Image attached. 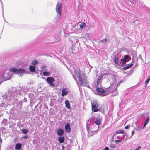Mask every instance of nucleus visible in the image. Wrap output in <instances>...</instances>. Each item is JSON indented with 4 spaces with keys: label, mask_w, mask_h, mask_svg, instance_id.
Listing matches in <instances>:
<instances>
[{
    "label": "nucleus",
    "mask_w": 150,
    "mask_h": 150,
    "mask_svg": "<svg viewBox=\"0 0 150 150\" xmlns=\"http://www.w3.org/2000/svg\"><path fill=\"white\" fill-rule=\"evenodd\" d=\"M8 99H6V100H3V101L7 105H14V107L17 109L20 108L22 106V101L21 100L20 101H18V98L16 96H14L13 98L11 97Z\"/></svg>",
    "instance_id": "f257e3e1"
},
{
    "label": "nucleus",
    "mask_w": 150,
    "mask_h": 150,
    "mask_svg": "<svg viewBox=\"0 0 150 150\" xmlns=\"http://www.w3.org/2000/svg\"><path fill=\"white\" fill-rule=\"evenodd\" d=\"M22 91V90L21 88L18 89H16L14 91H10L8 92L5 93L2 96L3 100H6V99L9 98H11V97L13 98V97H14V96H16L18 97L17 96L18 95H21Z\"/></svg>",
    "instance_id": "f03ea898"
},
{
    "label": "nucleus",
    "mask_w": 150,
    "mask_h": 150,
    "mask_svg": "<svg viewBox=\"0 0 150 150\" xmlns=\"http://www.w3.org/2000/svg\"><path fill=\"white\" fill-rule=\"evenodd\" d=\"M91 104L92 106V110L93 112H96L98 111H100L101 112H104V110L101 108L98 107V103L96 101L93 100V101H91Z\"/></svg>",
    "instance_id": "7ed1b4c3"
},
{
    "label": "nucleus",
    "mask_w": 150,
    "mask_h": 150,
    "mask_svg": "<svg viewBox=\"0 0 150 150\" xmlns=\"http://www.w3.org/2000/svg\"><path fill=\"white\" fill-rule=\"evenodd\" d=\"M9 70L13 73L19 74L20 76H22L23 73L26 72V71L25 69L21 68L17 69L16 67H12L9 69Z\"/></svg>",
    "instance_id": "20e7f679"
},
{
    "label": "nucleus",
    "mask_w": 150,
    "mask_h": 150,
    "mask_svg": "<svg viewBox=\"0 0 150 150\" xmlns=\"http://www.w3.org/2000/svg\"><path fill=\"white\" fill-rule=\"evenodd\" d=\"M62 8V4L59 2H57L56 6V11L57 13L59 15V18L60 17V15L61 14Z\"/></svg>",
    "instance_id": "39448f33"
},
{
    "label": "nucleus",
    "mask_w": 150,
    "mask_h": 150,
    "mask_svg": "<svg viewBox=\"0 0 150 150\" xmlns=\"http://www.w3.org/2000/svg\"><path fill=\"white\" fill-rule=\"evenodd\" d=\"M46 81L48 84L52 87H54L55 86L53 83L55 81L54 79L52 77H48L46 79Z\"/></svg>",
    "instance_id": "423d86ee"
},
{
    "label": "nucleus",
    "mask_w": 150,
    "mask_h": 150,
    "mask_svg": "<svg viewBox=\"0 0 150 150\" xmlns=\"http://www.w3.org/2000/svg\"><path fill=\"white\" fill-rule=\"evenodd\" d=\"M89 121V120L88 121L87 123L86 124V128L88 132V134H90V136H92L95 134L96 133L97 130H93V131H90V130L89 127L88 126V122Z\"/></svg>",
    "instance_id": "0eeeda50"
},
{
    "label": "nucleus",
    "mask_w": 150,
    "mask_h": 150,
    "mask_svg": "<svg viewBox=\"0 0 150 150\" xmlns=\"http://www.w3.org/2000/svg\"><path fill=\"white\" fill-rule=\"evenodd\" d=\"M123 82V81L122 80H121L119 81L118 83H117V87L116 88H115V89H113L112 90H109L111 88H112V86L113 87V85H112V86H109V87L107 88V91L109 93H111L112 92H113L114 90H116L117 89V87L121 83H122Z\"/></svg>",
    "instance_id": "6e6552de"
},
{
    "label": "nucleus",
    "mask_w": 150,
    "mask_h": 150,
    "mask_svg": "<svg viewBox=\"0 0 150 150\" xmlns=\"http://www.w3.org/2000/svg\"><path fill=\"white\" fill-rule=\"evenodd\" d=\"M96 91L101 94L102 96H104L107 95L105 94V91L101 88H97L96 89Z\"/></svg>",
    "instance_id": "1a4fd4ad"
},
{
    "label": "nucleus",
    "mask_w": 150,
    "mask_h": 150,
    "mask_svg": "<svg viewBox=\"0 0 150 150\" xmlns=\"http://www.w3.org/2000/svg\"><path fill=\"white\" fill-rule=\"evenodd\" d=\"M56 133L58 136H62L64 133V131L63 129L59 128L56 130Z\"/></svg>",
    "instance_id": "9d476101"
},
{
    "label": "nucleus",
    "mask_w": 150,
    "mask_h": 150,
    "mask_svg": "<svg viewBox=\"0 0 150 150\" xmlns=\"http://www.w3.org/2000/svg\"><path fill=\"white\" fill-rule=\"evenodd\" d=\"M77 47H75L74 45H72L69 49V51L74 54L77 52Z\"/></svg>",
    "instance_id": "9b49d317"
},
{
    "label": "nucleus",
    "mask_w": 150,
    "mask_h": 150,
    "mask_svg": "<svg viewBox=\"0 0 150 150\" xmlns=\"http://www.w3.org/2000/svg\"><path fill=\"white\" fill-rule=\"evenodd\" d=\"M65 131L68 133H70L71 130L70 125L69 123H67L65 126Z\"/></svg>",
    "instance_id": "f8f14e48"
},
{
    "label": "nucleus",
    "mask_w": 150,
    "mask_h": 150,
    "mask_svg": "<svg viewBox=\"0 0 150 150\" xmlns=\"http://www.w3.org/2000/svg\"><path fill=\"white\" fill-rule=\"evenodd\" d=\"M69 92L68 90L66 88H64L62 90V96L64 97V96L67 95Z\"/></svg>",
    "instance_id": "ddd939ff"
},
{
    "label": "nucleus",
    "mask_w": 150,
    "mask_h": 150,
    "mask_svg": "<svg viewBox=\"0 0 150 150\" xmlns=\"http://www.w3.org/2000/svg\"><path fill=\"white\" fill-rule=\"evenodd\" d=\"M101 122V119H100V118H97L96 119L95 123L98 126V129L99 128V125L100 124Z\"/></svg>",
    "instance_id": "4468645a"
},
{
    "label": "nucleus",
    "mask_w": 150,
    "mask_h": 150,
    "mask_svg": "<svg viewBox=\"0 0 150 150\" xmlns=\"http://www.w3.org/2000/svg\"><path fill=\"white\" fill-rule=\"evenodd\" d=\"M28 96L30 99V102L31 105L32 101L35 98L34 97V93H30L28 95Z\"/></svg>",
    "instance_id": "2eb2a0df"
},
{
    "label": "nucleus",
    "mask_w": 150,
    "mask_h": 150,
    "mask_svg": "<svg viewBox=\"0 0 150 150\" xmlns=\"http://www.w3.org/2000/svg\"><path fill=\"white\" fill-rule=\"evenodd\" d=\"M69 41L71 42L72 45H74L78 42V40L76 38H70Z\"/></svg>",
    "instance_id": "dca6fc26"
},
{
    "label": "nucleus",
    "mask_w": 150,
    "mask_h": 150,
    "mask_svg": "<svg viewBox=\"0 0 150 150\" xmlns=\"http://www.w3.org/2000/svg\"><path fill=\"white\" fill-rule=\"evenodd\" d=\"M22 146V145L21 143H17L15 146V149L16 150H20Z\"/></svg>",
    "instance_id": "f3484780"
},
{
    "label": "nucleus",
    "mask_w": 150,
    "mask_h": 150,
    "mask_svg": "<svg viewBox=\"0 0 150 150\" xmlns=\"http://www.w3.org/2000/svg\"><path fill=\"white\" fill-rule=\"evenodd\" d=\"M8 121L7 119H3L1 122V125L3 127L5 126L6 125L8 124Z\"/></svg>",
    "instance_id": "a211bd4d"
},
{
    "label": "nucleus",
    "mask_w": 150,
    "mask_h": 150,
    "mask_svg": "<svg viewBox=\"0 0 150 150\" xmlns=\"http://www.w3.org/2000/svg\"><path fill=\"white\" fill-rule=\"evenodd\" d=\"M65 106L66 108L69 109H71V107L70 106V104L69 101L68 100H67L65 101Z\"/></svg>",
    "instance_id": "6ab92c4d"
},
{
    "label": "nucleus",
    "mask_w": 150,
    "mask_h": 150,
    "mask_svg": "<svg viewBox=\"0 0 150 150\" xmlns=\"http://www.w3.org/2000/svg\"><path fill=\"white\" fill-rule=\"evenodd\" d=\"M4 75V74H2L0 77V80H1L2 82H4L7 80L9 79L8 77H6L5 78Z\"/></svg>",
    "instance_id": "aec40b11"
},
{
    "label": "nucleus",
    "mask_w": 150,
    "mask_h": 150,
    "mask_svg": "<svg viewBox=\"0 0 150 150\" xmlns=\"http://www.w3.org/2000/svg\"><path fill=\"white\" fill-rule=\"evenodd\" d=\"M58 140L59 141L60 143H63L65 141V138L64 136H60L58 138Z\"/></svg>",
    "instance_id": "412c9836"
},
{
    "label": "nucleus",
    "mask_w": 150,
    "mask_h": 150,
    "mask_svg": "<svg viewBox=\"0 0 150 150\" xmlns=\"http://www.w3.org/2000/svg\"><path fill=\"white\" fill-rule=\"evenodd\" d=\"M133 65V64H128V65L124 67L123 68H122V70H125L131 67Z\"/></svg>",
    "instance_id": "4be33fe9"
},
{
    "label": "nucleus",
    "mask_w": 150,
    "mask_h": 150,
    "mask_svg": "<svg viewBox=\"0 0 150 150\" xmlns=\"http://www.w3.org/2000/svg\"><path fill=\"white\" fill-rule=\"evenodd\" d=\"M149 120H150V119H149V118L148 117H147L146 118V120L144 122V125L142 128V129H144L146 127L147 124L148 123L149 121Z\"/></svg>",
    "instance_id": "5701e85b"
},
{
    "label": "nucleus",
    "mask_w": 150,
    "mask_h": 150,
    "mask_svg": "<svg viewBox=\"0 0 150 150\" xmlns=\"http://www.w3.org/2000/svg\"><path fill=\"white\" fill-rule=\"evenodd\" d=\"M88 81L87 78L86 77H85L84 78L82 79V80L81 82H80V84L81 86H83V83L85 82H86Z\"/></svg>",
    "instance_id": "b1692460"
},
{
    "label": "nucleus",
    "mask_w": 150,
    "mask_h": 150,
    "mask_svg": "<svg viewBox=\"0 0 150 150\" xmlns=\"http://www.w3.org/2000/svg\"><path fill=\"white\" fill-rule=\"evenodd\" d=\"M29 69L31 72H34L35 71V67L33 65H30L29 67Z\"/></svg>",
    "instance_id": "393cba45"
},
{
    "label": "nucleus",
    "mask_w": 150,
    "mask_h": 150,
    "mask_svg": "<svg viewBox=\"0 0 150 150\" xmlns=\"http://www.w3.org/2000/svg\"><path fill=\"white\" fill-rule=\"evenodd\" d=\"M110 74V73L109 71H103V73L101 74L100 76H102V77L105 75H108V74Z\"/></svg>",
    "instance_id": "a878e982"
},
{
    "label": "nucleus",
    "mask_w": 150,
    "mask_h": 150,
    "mask_svg": "<svg viewBox=\"0 0 150 150\" xmlns=\"http://www.w3.org/2000/svg\"><path fill=\"white\" fill-rule=\"evenodd\" d=\"M124 58L125 59V60L128 61H130L131 59V58L130 57H129L127 55H124Z\"/></svg>",
    "instance_id": "bb28decb"
},
{
    "label": "nucleus",
    "mask_w": 150,
    "mask_h": 150,
    "mask_svg": "<svg viewBox=\"0 0 150 150\" xmlns=\"http://www.w3.org/2000/svg\"><path fill=\"white\" fill-rule=\"evenodd\" d=\"M21 131H22L23 133L25 134H27L29 132L28 129H22Z\"/></svg>",
    "instance_id": "cd10ccee"
},
{
    "label": "nucleus",
    "mask_w": 150,
    "mask_h": 150,
    "mask_svg": "<svg viewBox=\"0 0 150 150\" xmlns=\"http://www.w3.org/2000/svg\"><path fill=\"white\" fill-rule=\"evenodd\" d=\"M77 76V77L79 82H81L82 80V78L81 77V75L79 73V74H78Z\"/></svg>",
    "instance_id": "c85d7f7f"
},
{
    "label": "nucleus",
    "mask_w": 150,
    "mask_h": 150,
    "mask_svg": "<svg viewBox=\"0 0 150 150\" xmlns=\"http://www.w3.org/2000/svg\"><path fill=\"white\" fill-rule=\"evenodd\" d=\"M102 78V76H99L97 80L96 81V83L97 84H99V83L100 82V81Z\"/></svg>",
    "instance_id": "c756f323"
},
{
    "label": "nucleus",
    "mask_w": 150,
    "mask_h": 150,
    "mask_svg": "<svg viewBox=\"0 0 150 150\" xmlns=\"http://www.w3.org/2000/svg\"><path fill=\"white\" fill-rule=\"evenodd\" d=\"M114 62L116 64H117L119 63V61L118 57H115L114 58Z\"/></svg>",
    "instance_id": "7c9ffc66"
},
{
    "label": "nucleus",
    "mask_w": 150,
    "mask_h": 150,
    "mask_svg": "<svg viewBox=\"0 0 150 150\" xmlns=\"http://www.w3.org/2000/svg\"><path fill=\"white\" fill-rule=\"evenodd\" d=\"M83 86H86L91 89V88L89 87V85L88 82L83 83Z\"/></svg>",
    "instance_id": "2f4dec72"
},
{
    "label": "nucleus",
    "mask_w": 150,
    "mask_h": 150,
    "mask_svg": "<svg viewBox=\"0 0 150 150\" xmlns=\"http://www.w3.org/2000/svg\"><path fill=\"white\" fill-rule=\"evenodd\" d=\"M43 75L45 76H49L50 75V74L49 72L45 71L43 72Z\"/></svg>",
    "instance_id": "473e14b6"
},
{
    "label": "nucleus",
    "mask_w": 150,
    "mask_h": 150,
    "mask_svg": "<svg viewBox=\"0 0 150 150\" xmlns=\"http://www.w3.org/2000/svg\"><path fill=\"white\" fill-rule=\"evenodd\" d=\"M124 131L122 130H119L116 132V133L117 134H124Z\"/></svg>",
    "instance_id": "72a5a7b5"
},
{
    "label": "nucleus",
    "mask_w": 150,
    "mask_h": 150,
    "mask_svg": "<svg viewBox=\"0 0 150 150\" xmlns=\"http://www.w3.org/2000/svg\"><path fill=\"white\" fill-rule=\"evenodd\" d=\"M38 63V61L37 60H34L32 61V64L33 65H35Z\"/></svg>",
    "instance_id": "f704fd0d"
},
{
    "label": "nucleus",
    "mask_w": 150,
    "mask_h": 150,
    "mask_svg": "<svg viewBox=\"0 0 150 150\" xmlns=\"http://www.w3.org/2000/svg\"><path fill=\"white\" fill-rule=\"evenodd\" d=\"M80 27L81 28H83L85 27L86 26V24L84 23H82L79 25Z\"/></svg>",
    "instance_id": "c9c22d12"
},
{
    "label": "nucleus",
    "mask_w": 150,
    "mask_h": 150,
    "mask_svg": "<svg viewBox=\"0 0 150 150\" xmlns=\"http://www.w3.org/2000/svg\"><path fill=\"white\" fill-rule=\"evenodd\" d=\"M121 62H122V63H124L125 64V63H126V62H128V61H126L125 60L124 58H122L121 59Z\"/></svg>",
    "instance_id": "e433bc0d"
},
{
    "label": "nucleus",
    "mask_w": 150,
    "mask_h": 150,
    "mask_svg": "<svg viewBox=\"0 0 150 150\" xmlns=\"http://www.w3.org/2000/svg\"><path fill=\"white\" fill-rule=\"evenodd\" d=\"M133 70H134L133 69H132L130 71H128L127 73L129 74H131L132 73V72L133 71Z\"/></svg>",
    "instance_id": "4c0bfd02"
},
{
    "label": "nucleus",
    "mask_w": 150,
    "mask_h": 150,
    "mask_svg": "<svg viewBox=\"0 0 150 150\" xmlns=\"http://www.w3.org/2000/svg\"><path fill=\"white\" fill-rule=\"evenodd\" d=\"M126 65V63H125L124 64V63H121V62H120V63H119V66H125Z\"/></svg>",
    "instance_id": "58836bf2"
},
{
    "label": "nucleus",
    "mask_w": 150,
    "mask_h": 150,
    "mask_svg": "<svg viewBox=\"0 0 150 150\" xmlns=\"http://www.w3.org/2000/svg\"><path fill=\"white\" fill-rule=\"evenodd\" d=\"M124 135H125V136H126V137L124 139V140L125 141H126L128 139H129V138H128V134L127 133H125Z\"/></svg>",
    "instance_id": "ea45409f"
},
{
    "label": "nucleus",
    "mask_w": 150,
    "mask_h": 150,
    "mask_svg": "<svg viewBox=\"0 0 150 150\" xmlns=\"http://www.w3.org/2000/svg\"><path fill=\"white\" fill-rule=\"evenodd\" d=\"M130 54L132 56V62H133L134 60V54L132 52H131V53H130Z\"/></svg>",
    "instance_id": "a19ab883"
},
{
    "label": "nucleus",
    "mask_w": 150,
    "mask_h": 150,
    "mask_svg": "<svg viewBox=\"0 0 150 150\" xmlns=\"http://www.w3.org/2000/svg\"><path fill=\"white\" fill-rule=\"evenodd\" d=\"M121 140H115V143L117 144L119 143H121Z\"/></svg>",
    "instance_id": "79ce46f5"
},
{
    "label": "nucleus",
    "mask_w": 150,
    "mask_h": 150,
    "mask_svg": "<svg viewBox=\"0 0 150 150\" xmlns=\"http://www.w3.org/2000/svg\"><path fill=\"white\" fill-rule=\"evenodd\" d=\"M107 39H105L103 40H101L100 41V42L102 43H105L107 41Z\"/></svg>",
    "instance_id": "37998d69"
},
{
    "label": "nucleus",
    "mask_w": 150,
    "mask_h": 150,
    "mask_svg": "<svg viewBox=\"0 0 150 150\" xmlns=\"http://www.w3.org/2000/svg\"><path fill=\"white\" fill-rule=\"evenodd\" d=\"M74 72L75 73V74L76 75V76L77 75H78V74H79L80 73L79 72V71L78 70H74Z\"/></svg>",
    "instance_id": "c03bdc74"
},
{
    "label": "nucleus",
    "mask_w": 150,
    "mask_h": 150,
    "mask_svg": "<svg viewBox=\"0 0 150 150\" xmlns=\"http://www.w3.org/2000/svg\"><path fill=\"white\" fill-rule=\"evenodd\" d=\"M150 80L148 79L145 81V84H146V86L147 85V83L149 82Z\"/></svg>",
    "instance_id": "a18cd8bd"
},
{
    "label": "nucleus",
    "mask_w": 150,
    "mask_h": 150,
    "mask_svg": "<svg viewBox=\"0 0 150 150\" xmlns=\"http://www.w3.org/2000/svg\"><path fill=\"white\" fill-rule=\"evenodd\" d=\"M130 124H129L125 127V129H129L130 127Z\"/></svg>",
    "instance_id": "49530a36"
},
{
    "label": "nucleus",
    "mask_w": 150,
    "mask_h": 150,
    "mask_svg": "<svg viewBox=\"0 0 150 150\" xmlns=\"http://www.w3.org/2000/svg\"><path fill=\"white\" fill-rule=\"evenodd\" d=\"M0 0L1 2V6H2V9L3 14V13H4V7H3V4L2 2V1H1V0Z\"/></svg>",
    "instance_id": "de8ad7c7"
},
{
    "label": "nucleus",
    "mask_w": 150,
    "mask_h": 150,
    "mask_svg": "<svg viewBox=\"0 0 150 150\" xmlns=\"http://www.w3.org/2000/svg\"><path fill=\"white\" fill-rule=\"evenodd\" d=\"M110 148H116V147L115 146H114V145H113L112 144H111L110 146Z\"/></svg>",
    "instance_id": "09e8293b"
},
{
    "label": "nucleus",
    "mask_w": 150,
    "mask_h": 150,
    "mask_svg": "<svg viewBox=\"0 0 150 150\" xmlns=\"http://www.w3.org/2000/svg\"><path fill=\"white\" fill-rule=\"evenodd\" d=\"M134 131L133 130L132 132V135L129 138V139H130L131 138V137L134 135Z\"/></svg>",
    "instance_id": "8fccbe9b"
},
{
    "label": "nucleus",
    "mask_w": 150,
    "mask_h": 150,
    "mask_svg": "<svg viewBox=\"0 0 150 150\" xmlns=\"http://www.w3.org/2000/svg\"><path fill=\"white\" fill-rule=\"evenodd\" d=\"M28 137V135H25L23 137V138L24 139H27Z\"/></svg>",
    "instance_id": "3c124183"
},
{
    "label": "nucleus",
    "mask_w": 150,
    "mask_h": 150,
    "mask_svg": "<svg viewBox=\"0 0 150 150\" xmlns=\"http://www.w3.org/2000/svg\"><path fill=\"white\" fill-rule=\"evenodd\" d=\"M141 149V146H139L137 148L134 150H140Z\"/></svg>",
    "instance_id": "603ef678"
},
{
    "label": "nucleus",
    "mask_w": 150,
    "mask_h": 150,
    "mask_svg": "<svg viewBox=\"0 0 150 150\" xmlns=\"http://www.w3.org/2000/svg\"><path fill=\"white\" fill-rule=\"evenodd\" d=\"M27 100L26 98L25 97H24V99L23 100V101L24 102H27Z\"/></svg>",
    "instance_id": "864d4df0"
},
{
    "label": "nucleus",
    "mask_w": 150,
    "mask_h": 150,
    "mask_svg": "<svg viewBox=\"0 0 150 150\" xmlns=\"http://www.w3.org/2000/svg\"><path fill=\"white\" fill-rule=\"evenodd\" d=\"M109 148L108 147H106L103 150H109Z\"/></svg>",
    "instance_id": "5fc2aeb1"
},
{
    "label": "nucleus",
    "mask_w": 150,
    "mask_h": 150,
    "mask_svg": "<svg viewBox=\"0 0 150 150\" xmlns=\"http://www.w3.org/2000/svg\"><path fill=\"white\" fill-rule=\"evenodd\" d=\"M41 71H45V70H46L45 69V68H43V67L42 66V67H41Z\"/></svg>",
    "instance_id": "6e6d98bb"
},
{
    "label": "nucleus",
    "mask_w": 150,
    "mask_h": 150,
    "mask_svg": "<svg viewBox=\"0 0 150 150\" xmlns=\"http://www.w3.org/2000/svg\"><path fill=\"white\" fill-rule=\"evenodd\" d=\"M99 84H97H97H96V85H95V87H96V88H99Z\"/></svg>",
    "instance_id": "4d7b16f0"
},
{
    "label": "nucleus",
    "mask_w": 150,
    "mask_h": 150,
    "mask_svg": "<svg viewBox=\"0 0 150 150\" xmlns=\"http://www.w3.org/2000/svg\"><path fill=\"white\" fill-rule=\"evenodd\" d=\"M17 140H18V139L17 138H16L14 140V142H17Z\"/></svg>",
    "instance_id": "13d9d810"
},
{
    "label": "nucleus",
    "mask_w": 150,
    "mask_h": 150,
    "mask_svg": "<svg viewBox=\"0 0 150 150\" xmlns=\"http://www.w3.org/2000/svg\"><path fill=\"white\" fill-rule=\"evenodd\" d=\"M117 138L118 139H120L121 138V137L120 136H117Z\"/></svg>",
    "instance_id": "bf43d9fd"
},
{
    "label": "nucleus",
    "mask_w": 150,
    "mask_h": 150,
    "mask_svg": "<svg viewBox=\"0 0 150 150\" xmlns=\"http://www.w3.org/2000/svg\"><path fill=\"white\" fill-rule=\"evenodd\" d=\"M62 150H64L65 147L63 145L62 146Z\"/></svg>",
    "instance_id": "052dcab7"
},
{
    "label": "nucleus",
    "mask_w": 150,
    "mask_h": 150,
    "mask_svg": "<svg viewBox=\"0 0 150 150\" xmlns=\"http://www.w3.org/2000/svg\"><path fill=\"white\" fill-rule=\"evenodd\" d=\"M125 136V135H124V134L121 137V138H122V139L124 138Z\"/></svg>",
    "instance_id": "680f3d73"
},
{
    "label": "nucleus",
    "mask_w": 150,
    "mask_h": 150,
    "mask_svg": "<svg viewBox=\"0 0 150 150\" xmlns=\"http://www.w3.org/2000/svg\"><path fill=\"white\" fill-rule=\"evenodd\" d=\"M59 38H57V41H55V42H57L59 40Z\"/></svg>",
    "instance_id": "e2e57ef3"
},
{
    "label": "nucleus",
    "mask_w": 150,
    "mask_h": 150,
    "mask_svg": "<svg viewBox=\"0 0 150 150\" xmlns=\"http://www.w3.org/2000/svg\"><path fill=\"white\" fill-rule=\"evenodd\" d=\"M117 134H118L117 133H116V132H115L113 134V136H115Z\"/></svg>",
    "instance_id": "0e129e2a"
},
{
    "label": "nucleus",
    "mask_w": 150,
    "mask_h": 150,
    "mask_svg": "<svg viewBox=\"0 0 150 150\" xmlns=\"http://www.w3.org/2000/svg\"><path fill=\"white\" fill-rule=\"evenodd\" d=\"M147 24H150V21H148L147 22Z\"/></svg>",
    "instance_id": "69168bd1"
},
{
    "label": "nucleus",
    "mask_w": 150,
    "mask_h": 150,
    "mask_svg": "<svg viewBox=\"0 0 150 150\" xmlns=\"http://www.w3.org/2000/svg\"><path fill=\"white\" fill-rule=\"evenodd\" d=\"M42 67H43V68H44L45 69V68H46L47 67V66H43Z\"/></svg>",
    "instance_id": "338daca9"
},
{
    "label": "nucleus",
    "mask_w": 150,
    "mask_h": 150,
    "mask_svg": "<svg viewBox=\"0 0 150 150\" xmlns=\"http://www.w3.org/2000/svg\"><path fill=\"white\" fill-rule=\"evenodd\" d=\"M41 102V101H40V102H39L38 104V105L40 104Z\"/></svg>",
    "instance_id": "774afa93"
}]
</instances>
